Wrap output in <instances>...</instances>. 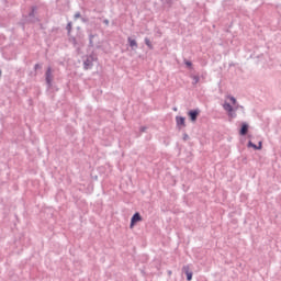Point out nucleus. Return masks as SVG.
Instances as JSON below:
<instances>
[{"label": "nucleus", "instance_id": "nucleus-9", "mask_svg": "<svg viewBox=\"0 0 281 281\" xmlns=\"http://www.w3.org/2000/svg\"><path fill=\"white\" fill-rule=\"evenodd\" d=\"M128 43H130V47H137V41L128 37L127 38Z\"/></svg>", "mask_w": 281, "mask_h": 281}, {"label": "nucleus", "instance_id": "nucleus-11", "mask_svg": "<svg viewBox=\"0 0 281 281\" xmlns=\"http://www.w3.org/2000/svg\"><path fill=\"white\" fill-rule=\"evenodd\" d=\"M193 82L194 85L199 83V76H193Z\"/></svg>", "mask_w": 281, "mask_h": 281}, {"label": "nucleus", "instance_id": "nucleus-5", "mask_svg": "<svg viewBox=\"0 0 281 281\" xmlns=\"http://www.w3.org/2000/svg\"><path fill=\"white\" fill-rule=\"evenodd\" d=\"M223 109H224L225 111H227L228 115H232V113H234V108L232 106V104H229V103H227V102H225V103L223 104Z\"/></svg>", "mask_w": 281, "mask_h": 281}, {"label": "nucleus", "instance_id": "nucleus-4", "mask_svg": "<svg viewBox=\"0 0 281 281\" xmlns=\"http://www.w3.org/2000/svg\"><path fill=\"white\" fill-rule=\"evenodd\" d=\"M182 271L186 273L187 280L191 281L192 280V271H190V266H183Z\"/></svg>", "mask_w": 281, "mask_h": 281}, {"label": "nucleus", "instance_id": "nucleus-13", "mask_svg": "<svg viewBox=\"0 0 281 281\" xmlns=\"http://www.w3.org/2000/svg\"><path fill=\"white\" fill-rule=\"evenodd\" d=\"M67 30H68V32H71V22H69V23L67 24Z\"/></svg>", "mask_w": 281, "mask_h": 281}, {"label": "nucleus", "instance_id": "nucleus-15", "mask_svg": "<svg viewBox=\"0 0 281 281\" xmlns=\"http://www.w3.org/2000/svg\"><path fill=\"white\" fill-rule=\"evenodd\" d=\"M187 67H192V61H186Z\"/></svg>", "mask_w": 281, "mask_h": 281}, {"label": "nucleus", "instance_id": "nucleus-8", "mask_svg": "<svg viewBox=\"0 0 281 281\" xmlns=\"http://www.w3.org/2000/svg\"><path fill=\"white\" fill-rule=\"evenodd\" d=\"M247 131H249V125H247L246 123H244L241 125V130L239 132V135H247Z\"/></svg>", "mask_w": 281, "mask_h": 281}, {"label": "nucleus", "instance_id": "nucleus-10", "mask_svg": "<svg viewBox=\"0 0 281 281\" xmlns=\"http://www.w3.org/2000/svg\"><path fill=\"white\" fill-rule=\"evenodd\" d=\"M145 45H147L149 49H153V43L148 40V37L145 38Z\"/></svg>", "mask_w": 281, "mask_h": 281}, {"label": "nucleus", "instance_id": "nucleus-7", "mask_svg": "<svg viewBox=\"0 0 281 281\" xmlns=\"http://www.w3.org/2000/svg\"><path fill=\"white\" fill-rule=\"evenodd\" d=\"M176 122L178 126H186V117L183 116H177Z\"/></svg>", "mask_w": 281, "mask_h": 281}, {"label": "nucleus", "instance_id": "nucleus-14", "mask_svg": "<svg viewBox=\"0 0 281 281\" xmlns=\"http://www.w3.org/2000/svg\"><path fill=\"white\" fill-rule=\"evenodd\" d=\"M80 12H77L76 14H75V19H80Z\"/></svg>", "mask_w": 281, "mask_h": 281}, {"label": "nucleus", "instance_id": "nucleus-2", "mask_svg": "<svg viewBox=\"0 0 281 281\" xmlns=\"http://www.w3.org/2000/svg\"><path fill=\"white\" fill-rule=\"evenodd\" d=\"M139 222H142V215L139 213H135L131 220V224H130L131 229H133L135 227V224Z\"/></svg>", "mask_w": 281, "mask_h": 281}, {"label": "nucleus", "instance_id": "nucleus-12", "mask_svg": "<svg viewBox=\"0 0 281 281\" xmlns=\"http://www.w3.org/2000/svg\"><path fill=\"white\" fill-rule=\"evenodd\" d=\"M228 100H231V102H232L233 104H236V98H234V97H228Z\"/></svg>", "mask_w": 281, "mask_h": 281}, {"label": "nucleus", "instance_id": "nucleus-1", "mask_svg": "<svg viewBox=\"0 0 281 281\" xmlns=\"http://www.w3.org/2000/svg\"><path fill=\"white\" fill-rule=\"evenodd\" d=\"M46 82L48 87H52V82L54 81V74L52 71V67H48L46 70Z\"/></svg>", "mask_w": 281, "mask_h": 281}, {"label": "nucleus", "instance_id": "nucleus-3", "mask_svg": "<svg viewBox=\"0 0 281 281\" xmlns=\"http://www.w3.org/2000/svg\"><path fill=\"white\" fill-rule=\"evenodd\" d=\"M199 113H201V111H199V110H191L188 112V115H189L191 122H196V119L199 117Z\"/></svg>", "mask_w": 281, "mask_h": 281}, {"label": "nucleus", "instance_id": "nucleus-6", "mask_svg": "<svg viewBox=\"0 0 281 281\" xmlns=\"http://www.w3.org/2000/svg\"><path fill=\"white\" fill-rule=\"evenodd\" d=\"M248 146H249V148H254L255 150H262V142L261 140L259 142V146H257L256 144H254L251 142L248 143Z\"/></svg>", "mask_w": 281, "mask_h": 281}]
</instances>
